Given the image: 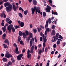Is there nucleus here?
I'll use <instances>...</instances> for the list:
<instances>
[{
  "label": "nucleus",
  "mask_w": 66,
  "mask_h": 66,
  "mask_svg": "<svg viewBox=\"0 0 66 66\" xmlns=\"http://www.w3.org/2000/svg\"><path fill=\"white\" fill-rule=\"evenodd\" d=\"M24 26V24L23 22H21L20 23V27H23Z\"/></svg>",
  "instance_id": "nucleus-18"
},
{
  "label": "nucleus",
  "mask_w": 66,
  "mask_h": 66,
  "mask_svg": "<svg viewBox=\"0 0 66 66\" xmlns=\"http://www.w3.org/2000/svg\"><path fill=\"white\" fill-rule=\"evenodd\" d=\"M12 58H11V60L12 61V62L13 63H14L15 62V60H14V57H12Z\"/></svg>",
  "instance_id": "nucleus-32"
},
{
  "label": "nucleus",
  "mask_w": 66,
  "mask_h": 66,
  "mask_svg": "<svg viewBox=\"0 0 66 66\" xmlns=\"http://www.w3.org/2000/svg\"><path fill=\"white\" fill-rule=\"evenodd\" d=\"M38 53L39 54H40L42 52V49H41L40 50H39V49H38Z\"/></svg>",
  "instance_id": "nucleus-24"
},
{
  "label": "nucleus",
  "mask_w": 66,
  "mask_h": 66,
  "mask_svg": "<svg viewBox=\"0 0 66 66\" xmlns=\"http://www.w3.org/2000/svg\"><path fill=\"white\" fill-rule=\"evenodd\" d=\"M35 39V41L36 43H37V39H36V37H35L34 38Z\"/></svg>",
  "instance_id": "nucleus-57"
},
{
  "label": "nucleus",
  "mask_w": 66,
  "mask_h": 66,
  "mask_svg": "<svg viewBox=\"0 0 66 66\" xmlns=\"http://www.w3.org/2000/svg\"><path fill=\"white\" fill-rule=\"evenodd\" d=\"M47 8H46V12L47 13H49L50 12V10H51V7L47 5Z\"/></svg>",
  "instance_id": "nucleus-3"
},
{
  "label": "nucleus",
  "mask_w": 66,
  "mask_h": 66,
  "mask_svg": "<svg viewBox=\"0 0 66 66\" xmlns=\"http://www.w3.org/2000/svg\"><path fill=\"white\" fill-rule=\"evenodd\" d=\"M4 5L5 7H6L5 8L6 11L7 13L10 12L13 10V5L8 2L5 3Z\"/></svg>",
  "instance_id": "nucleus-1"
},
{
  "label": "nucleus",
  "mask_w": 66,
  "mask_h": 66,
  "mask_svg": "<svg viewBox=\"0 0 66 66\" xmlns=\"http://www.w3.org/2000/svg\"><path fill=\"white\" fill-rule=\"evenodd\" d=\"M46 29L45 31L47 32H50V29H49V28H47L46 29Z\"/></svg>",
  "instance_id": "nucleus-33"
},
{
  "label": "nucleus",
  "mask_w": 66,
  "mask_h": 66,
  "mask_svg": "<svg viewBox=\"0 0 66 66\" xmlns=\"http://www.w3.org/2000/svg\"><path fill=\"white\" fill-rule=\"evenodd\" d=\"M5 56L7 59H10V57H12L13 56L9 54H6L5 55Z\"/></svg>",
  "instance_id": "nucleus-5"
},
{
  "label": "nucleus",
  "mask_w": 66,
  "mask_h": 66,
  "mask_svg": "<svg viewBox=\"0 0 66 66\" xmlns=\"http://www.w3.org/2000/svg\"><path fill=\"white\" fill-rule=\"evenodd\" d=\"M20 43L21 45H24V43H23V41H22V40H21L20 41Z\"/></svg>",
  "instance_id": "nucleus-39"
},
{
  "label": "nucleus",
  "mask_w": 66,
  "mask_h": 66,
  "mask_svg": "<svg viewBox=\"0 0 66 66\" xmlns=\"http://www.w3.org/2000/svg\"><path fill=\"white\" fill-rule=\"evenodd\" d=\"M22 33L21 31H19V35L20 36H22Z\"/></svg>",
  "instance_id": "nucleus-25"
},
{
  "label": "nucleus",
  "mask_w": 66,
  "mask_h": 66,
  "mask_svg": "<svg viewBox=\"0 0 66 66\" xmlns=\"http://www.w3.org/2000/svg\"><path fill=\"white\" fill-rule=\"evenodd\" d=\"M19 16L20 17H21V18H22V14H21V13H19Z\"/></svg>",
  "instance_id": "nucleus-28"
},
{
  "label": "nucleus",
  "mask_w": 66,
  "mask_h": 66,
  "mask_svg": "<svg viewBox=\"0 0 66 66\" xmlns=\"http://www.w3.org/2000/svg\"><path fill=\"white\" fill-rule=\"evenodd\" d=\"M46 36V38L47 37V36H45V35H44V34H43V36H42V37L43 38H45V37Z\"/></svg>",
  "instance_id": "nucleus-50"
},
{
  "label": "nucleus",
  "mask_w": 66,
  "mask_h": 66,
  "mask_svg": "<svg viewBox=\"0 0 66 66\" xmlns=\"http://www.w3.org/2000/svg\"><path fill=\"white\" fill-rule=\"evenodd\" d=\"M48 25H46V24L45 25V29H47L48 28Z\"/></svg>",
  "instance_id": "nucleus-55"
},
{
  "label": "nucleus",
  "mask_w": 66,
  "mask_h": 66,
  "mask_svg": "<svg viewBox=\"0 0 66 66\" xmlns=\"http://www.w3.org/2000/svg\"><path fill=\"white\" fill-rule=\"evenodd\" d=\"M48 2H49V3L52 4V1L51 0H50L49 1H48Z\"/></svg>",
  "instance_id": "nucleus-51"
},
{
  "label": "nucleus",
  "mask_w": 66,
  "mask_h": 66,
  "mask_svg": "<svg viewBox=\"0 0 66 66\" xmlns=\"http://www.w3.org/2000/svg\"><path fill=\"white\" fill-rule=\"evenodd\" d=\"M4 42L5 43H7L8 45H10V42H9V40L7 39H5L4 41Z\"/></svg>",
  "instance_id": "nucleus-13"
},
{
  "label": "nucleus",
  "mask_w": 66,
  "mask_h": 66,
  "mask_svg": "<svg viewBox=\"0 0 66 66\" xmlns=\"http://www.w3.org/2000/svg\"><path fill=\"white\" fill-rule=\"evenodd\" d=\"M53 47L54 48H55L56 47V44H55L53 45Z\"/></svg>",
  "instance_id": "nucleus-46"
},
{
  "label": "nucleus",
  "mask_w": 66,
  "mask_h": 66,
  "mask_svg": "<svg viewBox=\"0 0 66 66\" xmlns=\"http://www.w3.org/2000/svg\"><path fill=\"white\" fill-rule=\"evenodd\" d=\"M12 4L13 10L14 11H16L17 10V9H16V6H15V5L14 4V3H12Z\"/></svg>",
  "instance_id": "nucleus-8"
},
{
  "label": "nucleus",
  "mask_w": 66,
  "mask_h": 66,
  "mask_svg": "<svg viewBox=\"0 0 66 66\" xmlns=\"http://www.w3.org/2000/svg\"><path fill=\"white\" fill-rule=\"evenodd\" d=\"M47 51H48V48H47V47H46L45 49V52H47Z\"/></svg>",
  "instance_id": "nucleus-44"
},
{
  "label": "nucleus",
  "mask_w": 66,
  "mask_h": 66,
  "mask_svg": "<svg viewBox=\"0 0 66 66\" xmlns=\"http://www.w3.org/2000/svg\"><path fill=\"white\" fill-rule=\"evenodd\" d=\"M18 40L19 42H20V40H21V37H20V36L18 37Z\"/></svg>",
  "instance_id": "nucleus-29"
},
{
  "label": "nucleus",
  "mask_w": 66,
  "mask_h": 66,
  "mask_svg": "<svg viewBox=\"0 0 66 66\" xmlns=\"http://www.w3.org/2000/svg\"><path fill=\"white\" fill-rule=\"evenodd\" d=\"M40 42H42L43 41V38L42 37H40Z\"/></svg>",
  "instance_id": "nucleus-49"
},
{
  "label": "nucleus",
  "mask_w": 66,
  "mask_h": 66,
  "mask_svg": "<svg viewBox=\"0 0 66 66\" xmlns=\"http://www.w3.org/2000/svg\"><path fill=\"white\" fill-rule=\"evenodd\" d=\"M60 41H57V45H60Z\"/></svg>",
  "instance_id": "nucleus-42"
},
{
  "label": "nucleus",
  "mask_w": 66,
  "mask_h": 66,
  "mask_svg": "<svg viewBox=\"0 0 66 66\" xmlns=\"http://www.w3.org/2000/svg\"><path fill=\"white\" fill-rule=\"evenodd\" d=\"M1 25H2V26L3 27L4 26V23H1Z\"/></svg>",
  "instance_id": "nucleus-63"
},
{
  "label": "nucleus",
  "mask_w": 66,
  "mask_h": 66,
  "mask_svg": "<svg viewBox=\"0 0 66 66\" xmlns=\"http://www.w3.org/2000/svg\"><path fill=\"white\" fill-rule=\"evenodd\" d=\"M22 35L23 37L24 38V39H26V35L25 32H23L22 33Z\"/></svg>",
  "instance_id": "nucleus-15"
},
{
  "label": "nucleus",
  "mask_w": 66,
  "mask_h": 66,
  "mask_svg": "<svg viewBox=\"0 0 66 66\" xmlns=\"http://www.w3.org/2000/svg\"><path fill=\"white\" fill-rule=\"evenodd\" d=\"M36 64L37 65H36L35 66H39V65H38V63H36Z\"/></svg>",
  "instance_id": "nucleus-64"
},
{
  "label": "nucleus",
  "mask_w": 66,
  "mask_h": 66,
  "mask_svg": "<svg viewBox=\"0 0 66 66\" xmlns=\"http://www.w3.org/2000/svg\"><path fill=\"white\" fill-rule=\"evenodd\" d=\"M31 57V54L30 53L27 54V57L30 59Z\"/></svg>",
  "instance_id": "nucleus-26"
},
{
  "label": "nucleus",
  "mask_w": 66,
  "mask_h": 66,
  "mask_svg": "<svg viewBox=\"0 0 66 66\" xmlns=\"http://www.w3.org/2000/svg\"><path fill=\"white\" fill-rule=\"evenodd\" d=\"M34 5H36L37 4V1L36 0H33L32 1Z\"/></svg>",
  "instance_id": "nucleus-10"
},
{
  "label": "nucleus",
  "mask_w": 66,
  "mask_h": 66,
  "mask_svg": "<svg viewBox=\"0 0 66 66\" xmlns=\"http://www.w3.org/2000/svg\"><path fill=\"white\" fill-rule=\"evenodd\" d=\"M14 27L15 28V29H17L18 28L19 29V28H20V27H19L17 25H16V26L14 25Z\"/></svg>",
  "instance_id": "nucleus-27"
},
{
  "label": "nucleus",
  "mask_w": 66,
  "mask_h": 66,
  "mask_svg": "<svg viewBox=\"0 0 66 66\" xmlns=\"http://www.w3.org/2000/svg\"><path fill=\"white\" fill-rule=\"evenodd\" d=\"M35 7V9H36V10L37 9V10H40V7H37V8L36 7V6H35V7Z\"/></svg>",
  "instance_id": "nucleus-36"
},
{
  "label": "nucleus",
  "mask_w": 66,
  "mask_h": 66,
  "mask_svg": "<svg viewBox=\"0 0 66 66\" xmlns=\"http://www.w3.org/2000/svg\"><path fill=\"white\" fill-rule=\"evenodd\" d=\"M43 40L44 43H46L47 40V38H46V36H45V38H43Z\"/></svg>",
  "instance_id": "nucleus-16"
},
{
  "label": "nucleus",
  "mask_w": 66,
  "mask_h": 66,
  "mask_svg": "<svg viewBox=\"0 0 66 66\" xmlns=\"http://www.w3.org/2000/svg\"><path fill=\"white\" fill-rule=\"evenodd\" d=\"M10 19L9 18H6V21L7 22L9 21H10Z\"/></svg>",
  "instance_id": "nucleus-37"
},
{
  "label": "nucleus",
  "mask_w": 66,
  "mask_h": 66,
  "mask_svg": "<svg viewBox=\"0 0 66 66\" xmlns=\"http://www.w3.org/2000/svg\"><path fill=\"white\" fill-rule=\"evenodd\" d=\"M32 33H30L29 34V37H28V39L27 40V41L28 42H29V41L30 40V38H31L32 37Z\"/></svg>",
  "instance_id": "nucleus-6"
},
{
  "label": "nucleus",
  "mask_w": 66,
  "mask_h": 66,
  "mask_svg": "<svg viewBox=\"0 0 66 66\" xmlns=\"http://www.w3.org/2000/svg\"><path fill=\"white\" fill-rule=\"evenodd\" d=\"M9 25V24H8L7 23L6 24H5L4 26V27H5L6 28V26H8Z\"/></svg>",
  "instance_id": "nucleus-59"
},
{
  "label": "nucleus",
  "mask_w": 66,
  "mask_h": 66,
  "mask_svg": "<svg viewBox=\"0 0 66 66\" xmlns=\"http://www.w3.org/2000/svg\"><path fill=\"white\" fill-rule=\"evenodd\" d=\"M48 32L47 31H45V35H46V36H47V32Z\"/></svg>",
  "instance_id": "nucleus-61"
},
{
  "label": "nucleus",
  "mask_w": 66,
  "mask_h": 66,
  "mask_svg": "<svg viewBox=\"0 0 66 66\" xmlns=\"http://www.w3.org/2000/svg\"><path fill=\"white\" fill-rule=\"evenodd\" d=\"M13 46L15 47H17V44L16 43H14L13 44Z\"/></svg>",
  "instance_id": "nucleus-48"
},
{
  "label": "nucleus",
  "mask_w": 66,
  "mask_h": 66,
  "mask_svg": "<svg viewBox=\"0 0 66 66\" xmlns=\"http://www.w3.org/2000/svg\"><path fill=\"white\" fill-rule=\"evenodd\" d=\"M52 13L53 15H57V12H54L53 10H52Z\"/></svg>",
  "instance_id": "nucleus-19"
},
{
  "label": "nucleus",
  "mask_w": 66,
  "mask_h": 66,
  "mask_svg": "<svg viewBox=\"0 0 66 66\" xmlns=\"http://www.w3.org/2000/svg\"><path fill=\"white\" fill-rule=\"evenodd\" d=\"M2 60L4 62H6L7 61V59L5 58H4Z\"/></svg>",
  "instance_id": "nucleus-21"
},
{
  "label": "nucleus",
  "mask_w": 66,
  "mask_h": 66,
  "mask_svg": "<svg viewBox=\"0 0 66 66\" xmlns=\"http://www.w3.org/2000/svg\"><path fill=\"white\" fill-rule=\"evenodd\" d=\"M55 30H53L51 32V35L54 36L55 35Z\"/></svg>",
  "instance_id": "nucleus-12"
},
{
  "label": "nucleus",
  "mask_w": 66,
  "mask_h": 66,
  "mask_svg": "<svg viewBox=\"0 0 66 66\" xmlns=\"http://www.w3.org/2000/svg\"><path fill=\"white\" fill-rule=\"evenodd\" d=\"M23 54H21L17 56V60L18 61H20L21 58L22 57V56H23Z\"/></svg>",
  "instance_id": "nucleus-4"
},
{
  "label": "nucleus",
  "mask_w": 66,
  "mask_h": 66,
  "mask_svg": "<svg viewBox=\"0 0 66 66\" xmlns=\"http://www.w3.org/2000/svg\"><path fill=\"white\" fill-rule=\"evenodd\" d=\"M42 47V44H39L38 45V48H40V47Z\"/></svg>",
  "instance_id": "nucleus-62"
},
{
  "label": "nucleus",
  "mask_w": 66,
  "mask_h": 66,
  "mask_svg": "<svg viewBox=\"0 0 66 66\" xmlns=\"http://www.w3.org/2000/svg\"><path fill=\"white\" fill-rule=\"evenodd\" d=\"M5 12L4 11H3V18H6V15L5 14Z\"/></svg>",
  "instance_id": "nucleus-30"
},
{
  "label": "nucleus",
  "mask_w": 66,
  "mask_h": 66,
  "mask_svg": "<svg viewBox=\"0 0 66 66\" xmlns=\"http://www.w3.org/2000/svg\"><path fill=\"white\" fill-rule=\"evenodd\" d=\"M3 31L4 32H5V31H6V28L5 27H4L2 28Z\"/></svg>",
  "instance_id": "nucleus-17"
},
{
  "label": "nucleus",
  "mask_w": 66,
  "mask_h": 66,
  "mask_svg": "<svg viewBox=\"0 0 66 66\" xmlns=\"http://www.w3.org/2000/svg\"><path fill=\"white\" fill-rule=\"evenodd\" d=\"M3 46L4 48H8V47L4 43L3 44Z\"/></svg>",
  "instance_id": "nucleus-22"
},
{
  "label": "nucleus",
  "mask_w": 66,
  "mask_h": 66,
  "mask_svg": "<svg viewBox=\"0 0 66 66\" xmlns=\"http://www.w3.org/2000/svg\"><path fill=\"white\" fill-rule=\"evenodd\" d=\"M55 28V26L54 25H53L52 27V29H53V30H54Z\"/></svg>",
  "instance_id": "nucleus-41"
},
{
  "label": "nucleus",
  "mask_w": 66,
  "mask_h": 66,
  "mask_svg": "<svg viewBox=\"0 0 66 66\" xmlns=\"http://www.w3.org/2000/svg\"><path fill=\"white\" fill-rule=\"evenodd\" d=\"M7 30L8 33H11L12 31L13 33H14L15 31V28L13 27V25L12 24L9 25L8 27Z\"/></svg>",
  "instance_id": "nucleus-2"
},
{
  "label": "nucleus",
  "mask_w": 66,
  "mask_h": 66,
  "mask_svg": "<svg viewBox=\"0 0 66 66\" xmlns=\"http://www.w3.org/2000/svg\"><path fill=\"white\" fill-rule=\"evenodd\" d=\"M0 17L2 18L3 17V12H2V13H1L0 15Z\"/></svg>",
  "instance_id": "nucleus-45"
},
{
  "label": "nucleus",
  "mask_w": 66,
  "mask_h": 66,
  "mask_svg": "<svg viewBox=\"0 0 66 66\" xmlns=\"http://www.w3.org/2000/svg\"><path fill=\"white\" fill-rule=\"evenodd\" d=\"M0 1V5H2L3 4V2L2 0Z\"/></svg>",
  "instance_id": "nucleus-47"
},
{
  "label": "nucleus",
  "mask_w": 66,
  "mask_h": 66,
  "mask_svg": "<svg viewBox=\"0 0 66 66\" xmlns=\"http://www.w3.org/2000/svg\"><path fill=\"white\" fill-rule=\"evenodd\" d=\"M43 17H46L47 16V14L45 12H43Z\"/></svg>",
  "instance_id": "nucleus-23"
},
{
  "label": "nucleus",
  "mask_w": 66,
  "mask_h": 66,
  "mask_svg": "<svg viewBox=\"0 0 66 66\" xmlns=\"http://www.w3.org/2000/svg\"><path fill=\"white\" fill-rule=\"evenodd\" d=\"M35 8L34 7V9L33 8H31V11H32V15H33L35 12Z\"/></svg>",
  "instance_id": "nucleus-11"
},
{
  "label": "nucleus",
  "mask_w": 66,
  "mask_h": 66,
  "mask_svg": "<svg viewBox=\"0 0 66 66\" xmlns=\"http://www.w3.org/2000/svg\"><path fill=\"white\" fill-rule=\"evenodd\" d=\"M33 31L34 32V33H36V32H37V30L36 29H33Z\"/></svg>",
  "instance_id": "nucleus-40"
},
{
  "label": "nucleus",
  "mask_w": 66,
  "mask_h": 66,
  "mask_svg": "<svg viewBox=\"0 0 66 66\" xmlns=\"http://www.w3.org/2000/svg\"><path fill=\"white\" fill-rule=\"evenodd\" d=\"M35 10L36 11H35L36 13V14H37V13L38 12V10H37V9H35Z\"/></svg>",
  "instance_id": "nucleus-60"
},
{
  "label": "nucleus",
  "mask_w": 66,
  "mask_h": 66,
  "mask_svg": "<svg viewBox=\"0 0 66 66\" xmlns=\"http://www.w3.org/2000/svg\"><path fill=\"white\" fill-rule=\"evenodd\" d=\"M40 28H42V29H45V27L42 26V25H40Z\"/></svg>",
  "instance_id": "nucleus-54"
},
{
  "label": "nucleus",
  "mask_w": 66,
  "mask_h": 66,
  "mask_svg": "<svg viewBox=\"0 0 66 66\" xmlns=\"http://www.w3.org/2000/svg\"><path fill=\"white\" fill-rule=\"evenodd\" d=\"M30 46L31 47L32 46V40L30 39Z\"/></svg>",
  "instance_id": "nucleus-31"
},
{
  "label": "nucleus",
  "mask_w": 66,
  "mask_h": 66,
  "mask_svg": "<svg viewBox=\"0 0 66 66\" xmlns=\"http://www.w3.org/2000/svg\"><path fill=\"white\" fill-rule=\"evenodd\" d=\"M12 62L10 61H9L8 62L7 65H12Z\"/></svg>",
  "instance_id": "nucleus-38"
},
{
  "label": "nucleus",
  "mask_w": 66,
  "mask_h": 66,
  "mask_svg": "<svg viewBox=\"0 0 66 66\" xmlns=\"http://www.w3.org/2000/svg\"><path fill=\"white\" fill-rule=\"evenodd\" d=\"M28 13V10H25L24 12V15H27Z\"/></svg>",
  "instance_id": "nucleus-20"
},
{
  "label": "nucleus",
  "mask_w": 66,
  "mask_h": 66,
  "mask_svg": "<svg viewBox=\"0 0 66 66\" xmlns=\"http://www.w3.org/2000/svg\"><path fill=\"white\" fill-rule=\"evenodd\" d=\"M47 25H49V21H47L46 22V24Z\"/></svg>",
  "instance_id": "nucleus-52"
},
{
  "label": "nucleus",
  "mask_w": 66,
  "mask_h": 66,
  "mask_svg": "<svg viewBox=\"0 0 66 66\" xmlns=\"http://www.w3.org/2000/svg\"><path fill=\"white\" fill-rule=\"evenodd\" d=\"M59 35H60V34L59 33H56V34L55 35V36H54L53 37V38H54V40L55 42H56V40H55V38H56L57 37L59 36Z\"/></svg>",
  "instance_id": "nucleus-7"
},
{
  "label": "nucleus",
  "mask_w": 66,
  "mask_h": 66,
  "mask_svg": "<svg viewBox=\"0 0 66 66\" xmlns=\"http://www.w3.org/2000/svg\"><path fill=\"white\" fill-rule=\"evenodd\" d=\"M30 53V50L28 49L27 51V54H29Z\"/></svg>",
  "instance_id": "nucleus-56"
},
{
  "label": "nucleus",
  "mask_w": 66,
  "mask_h": 66,
  "mask_svg": "<svg viewBox=\"0 0 66 66\" xmlns=\"http://www.w3.org/2000/svg\"><path fill=\"white\" fill-rule=\"evenodd\" d=\"M33 50L31 49L30 53H33Z\"/></svg>",
  "instance_id": "nucleus-53"
},
{
  "label": "nucleus",
  "mask_w": 66,
  "mask_h": 66,
  "mask_svg": "<svg viewBox=\"0 0 66 66\" xmlns=\"http://www.w3.org/2000/svg\"><path fill=\"white\" fill-rule=\"evenodd\" d=\"M19 51H18V48L17 47H16L15 48V51H14V52L16 54H18L19 53Z\"/></svg>",
  "instance_id": "nucleus-9"
},
{
  "label": "nucleus",
  "mask_w": 66,
  "mask_h": 66,
  "mask_svg": "<svg viewBox=\"0 0 66 66\" xmlns=\"http://www.w3.org/2000/svg\"><path fill=\"white\" fill-rule=\"evenodd\" d=\"M34 46H32L31 47V50H34Z\"/></svg>",
  "instance_id": "nucleus-58"
},
{
  "label": "nucleus",
  "mask_w": 66,
  "mask_h": 66,
  "mask_svg": "<svg viewBox=\"0 0 66 66\" xmlns=\"http://www.w3.org/2000/svg\"><path fill=\"white\" fill-rule=\"evenodd\" d=\"M59 38H60V39H63V37H62V36H61V35H59Z\"/></svg>",
  "instance_id": "nucleus-43"
},
{
  "label": "nucleus",
  "mask_w": 66,
  "mask_h": 66,
  "mask_svg": "<svg viewBox=\"0 0 66 66\" xmlns=\"http://www.w3.org/2000/svg\"><path fill=\"white\" fill-rule=\"evenodd\" d=\"M7 23H9V24H11L12 23V20H10L8 22H7Z\"/></svg>",
  "instance_id": "nucleus-35"
},
{
  "label": "nucleus",
  "mask_w": 66,
  "mask_h": 66,
  "mask_svg": "<svg viewBox=\"0 0 66 66\" xmlns=\"http://www.w3.org/2000/svg\"><path fill=\"white\" fill-rule=\"evenodd\" d=\"M5 37H6V34L5 33L2 36V37L3 39H5Z\"/></svg>",
  "instance_id": "nucleus-14"
},
{
  "label": "nucleus",
  "mask_w": 66,
  "mask_h": 66,
  "mask_svg": "<svg viewBox=\"0 0 66 66\" xmlns=\"http://www.w3.org/2000/svg\"><path fill=\"white\" fill-rule=\"evenodd\" d=\"M25 33L26 35V36H28L29 34V31L28 30H26L25 31Z\"/></svg>",
  "instance_id": "nucleus-34"
}]
</instances>
